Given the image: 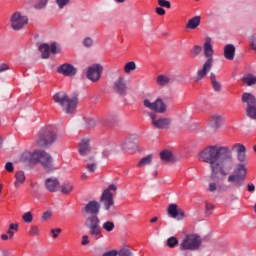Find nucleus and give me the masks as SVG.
<instances>
[{"label":"nucleus","mask_w":256,"mask_h":256,"mask_svg":"<svg viewBox=\"0 0 256 256\" xmlns=\"http://www.w3.org/2000/svg\"><path fill=\"white\" fill-rule=\"evenodd\" d=\"M239 163L247 161V148L241 143H235L231 146L212 145L202 150L199 155V161L209 163L211 169V179L221 180L217 173L222 177H227L229 172L235 169V158Z\"/></svg>","instance_id":"1"},{"label":"nucleus","mask_w":256,"mask_h":256,"mask_svg":"<svg viewBox=\"0 0 256 256\" xmlns=\"http://www.w3.org/2000/svg\"><path fill=\"white\" fill-rule=\"evenodd\" d=\"M53 99L54 102L61 107L62 111L67 113V115L75 113L77 103H79V99L76 96L69 98V95L65 92H57L54 94Z\"/></svg>","instance_id":"2"},{"label":"nucleus","mask_w":256,"mask_h":256,"mask_svg":"<svg viewBox=\"0 0 256 256\" xmlns=\"http://www.w3.org/2000/svg\"><path fill=\"white\" fill-rule=\"evenodd\" d=\"M86 229L89 230V235L92 239L99 241L103 239V230L101 229V219L97 215H90L86 218L84 223Z\"/></svg>","instance_id":"3"},{"label":"nucleus","mask_w":256,"mask_h":256,"mask_svg":"<svg viewBox=\"0 0 256 256\" xmlns=\"http://www.w3.org/2000/svg\"><path fill=\"white\" fill-rule=\"evenodd\" d=\"M57 141V132L52 126H46L39 131L37 145L39 147H51Z\"/></svg>","instance_id":"4"},{"label":"nucleus","mask_w":256,"mask_h":256,"mask_svg":"<svg viewBox=\"0 0 256 256\" xmlns=\"http://www.w3.org/2000/svg\"><path fill=\"white\" fill-rule=\"evenodd\" d=\"M247 175V166L245 162H240L233 171V174L228 177V183H233L234 187L245 185V177Z\"/></svg>","instance_id":"5"},{"label":"nucleus","mask_w":256,"mask_h":256,"mask_svg":"<svg viewBox=\"0 0 256 256\" xmlns=\"http://www.w3.org/2000/svg\"><path fill=\"white\" fill-rule=\"evenodd\" d=\"M201 243H203V241L201 240V236L197 234H190L185 236V238L181 242L180 250L181 251H197V249L201 247Z\"/></svg>","instance_id":"6"},{"label":"nucleus","mask_w":256,"mask_h":256,"mask_svg":"<svg viewBox=\"0 0 256 256\" xmlns=\"http://www.w3.org/2000/svg\"><path fill=\"white\" fill-rule=\"evenodd\" d=\"M35 157L36 164L41 163L45 171H53L55 169V167L53 166V157H51V155L46 151L36 150Z\"/></svg>","instance_id":"7"},{"label":"nucleus","mask_w":256,"mask_h":256,"mask_svg":"<svg viewBox=\"0 0 256 256\" xmlns=\"http://www.w3.org/2000/svg\"><path fill=\"white\" fill-rule=\"evenodd\" d=\"M111 191H117V186L115 184H111L105 189L100 197V202L104 205L106 211H109V209L115 205V201H113V193H111Z\"/></svg>","instance_id":"8"},{"label":"nucleus","mask_w":256,"mask_h":256,"mask_svg":"<svg viewBox=\"0 0 256 256\" xmlns=\"http://www.w3.org/2000/svg\"><path fill=\"white\" fill-rule=\"evenodd\" d=\"M11 27L14 31H21L27 23H29V18L23 15L21 12H15L10 17Z\"/></svg>","instance_id":"9"},{"label":"nucleus","mask_w":256,"mask_h":256,"mask_svg":"<svg viewBox=\"0 0 256 256\" xmlns=\"http://www.w3.org/2000/svg\"><path fill=\"white\" fill-rule=\"evenodd\" d=\"M213 63H214L213 58H208L204 62L202 68H200L196 72V75L194 77L195 83H199V81H203V79H205V77H207V75H209V72L211 71V69H213Z\"/></svg>","instance_id":"10"},{"label":"nucleus","mask_w":256,"mask_h":256,"mask_svg":"<svg viewBox=\"0 0 256 256\" xmlns=\"http://www.w3.org/2000/svg\"><path fill=\"white\" fill-rule=\"evenodd\" d=\"M144 107L151 109V111H155L156 113H165V111H167V105H165L161 98H157L154 102H151L149 99H145Z\"/></svg>","instance_id":"11"},{"label":"nucleus","mask_w":256,"mask_h":256,"mask_svg":"<svg viewBox=\"0 0 256 256\" xmlns=\"http://www.w3.org/2000/svg\"><path fill=\"white\" fill-rule=\"evenodd\" d=\"M101 73H103V66H101V64H94L88 67L86 77L89 81H92V83H97V81L101 79Z\"/></svg>","instance_id":"12"},{"label":"nucleus","mask_w":256,"mask_h":256,"mask_svg":"<svg viewBox=\"0 0 256 256\" xmlns=\"http://www.w3.org/2000/svg\"><path fill=\"white\" fill-rule=\"evenodd\" d=\"M149 117L155 129H169L171 127V118H157L155 113H149Z\"/></svg>","instance_id":"13"},{"label":"nucleus","mask_w":256,"mask_h":256,"mask_svg":"<svg viewBox=\"0 0 256 256\" xmlns=\"http://www.w3.org/2000/svg\"><path fill=\"white\" fill-rule=\"evenodd\" d=\"M167 213L172 219H176V221H183L185 219V212L179 209L177 204H170Z\"/></svg>","instance_id":"14"},{"label":"nucleus","mask_w":256,"mask_h":256,"mask_svg":"<svg viewBox=\"0 0 256 256\" xmlns=\"http://www.w3.org/2000/svg\"><path fill=\"white\" fill-rule=\"evenodd\" d=\"M113 89L117 95H121L122 97L127 95V82L123 76H119L118 79L115 80Z\"/></svg>","instance_id":"15"},{"label":"nucleus","mask_w":256,"mask_h":256,"mask_svg":"<svg viewBox=\"0 0 256 256\" xmlns=\"http://www.w3.org/2000/svg\"><path fill=\"white\" fill-rule=\"evenodd\" d=\"M82 211L87 215H99V211H101V204L95 200L89 201L85 207L82 208Z\"/></svg>","instance_id":"16"},{"label":"nucleus","mask_w":256,"mask_h":256,"mask_svg":"<svg viewBox=\"0 0 256 256\" xmlns=\"http://www.w3.org/2000/svg\"><path fill=\"white\" fill-rule=\"evenodd\" d=\"M58 73L64 75V77H73L77 75V68L69 63H65L58 68Z\"/></svg>","instance_id":"17"},{"label":"nucleus","mask_w":256,"mask_h":256,"mask_svg":"<svg viewBox=\"0 0 256 256\" xmlns=\"http://www.w3.org/2000/svg\"><path fill=\"white\" fill-rule=\"evenodd\" d=\"M45 187L50 193H57L61 188V183L57 178H47L45 181Z\"/></svg>","instance_id":"18"},{"label":"nucleus","mask_w":256,"mask_h":256,"mask_svg":"<svg viewBox=\"0 0 256 256\" xmlns=\"http://www.w3.org/2000/svg\"><path fill=\"white\" fill-rule=\"evenodd\" d=\"M36 156H35V151L34 152H29L26 151L22 153L20 157V161L22 163H25V165H36Z\"/></svg>","instance_id":"19"},{"label":"nucleus","mask_w":256,"mask_h":256,"mask_svg":"<svg viewBox=\"0 0 256 256\" xmlns=\"http://www.w3.org/2000/svg\"><path fill=\"white\" fill-rule=\"evenodd\" d=\"M79 153L82 156L91 153V140L89 138H83L80 142Z\"/></svg>","instance_id":"20"},{"label":"nucleus","mask_w":256,"mask_h":256,"mask_svg":"<svg viewBox=\"0 0 256 256\" xmlns=\"http://www.w3.org/2000/svg\"><path fill=\"white\" fill-rule=\"evenodd\" d=\"M241 101L242 103H246V107H253L256 105L255 95L249 92H245L242 94Z\"/></svg>","instance_id":"21"},{"label":"nucleus","mask_w":256,"mask_h":256,"mask_svg":"<svg viewBox=\"0 0 256 256\" xmlns=\"http://www.w3.org/2000/svg\"><path fill=\"white\" fill-rule=\"evenodd\" d=\"M224 57L228 61H233V59H235V45L227 44L224 47Z\"/></svg>","instance_id":"22"},{"label":"nucleus","mask_w":256,"mask_h":256,"mask_svg":"<svg viewBox=\"0 0 256 256\" xmlns=\"http://www.w3.org/2000/svg\"><path fill=\"white\" fill-rule=\"evenodd\" d=\"M210 81H211L212 89L216 93H219L221 89H223L221 82L217 81V75H215V73L213 72L210 73Z\"/></svg>","instance_id":"23"},{"label":"nucleus","mask_w":256,"mask_h":256,"mask_svg":"<svg viewBox=\"0 0 256 256\" xmlns=\"http://www.w3.org/2000/svg\"><path fill=\"white\" fill-rule=\"evenodd\" d=\"M160 159L164 163H175V156L170 151L164 150L160 153Z\"/></svg>","instance_id":"24"},{"label":"nucleus","mask_w":256,"mask_h":256,"mask_svg":"<svg viewBox=\"0 0 256 256\" xmlns=\"http://www.w3.org/2000/svg\"><path fill=\"white\" fill-rule=\"evenodd\" d=\"M219 173L221 174V172H217V177H218L220 180H218V179H212V178H211V174H210V179H211V181H215V182H210V183H209L208 191H210V193H215V191H217V189H218V183H219V181H223V180L225 179V178L219 176Z\"/></svg>","instance_id":"25"},{"label":"nucleus","mask_w":256,"mask_h":256,"mask_svg":"<svg viewBox=\"0 0 256 256\" xmlns=\"http://www.w3.org/2000/svg\"><path fill=\"white\" fill-rule=\"evenodd\" d=\"M213 46L211 45V39H207L204 43V55L208 57V59H213Z\"/></svg>","instance_id":"26"},{"label":"nucleus","mask_w":256,"mask_h":256,"mask_svg":"<svg viewBox=\"0 0 256 256\" xmlns=\"http://www.w3.org/2000/svg\"><path fill=\"white\" fill-rule=\"evenodd\" d=\"M169 83H173V78L166 75H159L157 77V85L160 87H165V85H169Z\"/></svg>","instance_id":"27"},{"label":"nucleus","mask_w":256,"mask_h":256,"mask_svg":"<svg viewBox=\"0 0 256 256\" xmlns=\"http://www.w3.org/2000/svg\"><path fill=\"white\" fill-rule=\"evenodd\" d=\"M223 123V117L221 115H213L210 119V125L214 129H219V126Z\"/></svg>","instance_id":"28"},{"label":"nucleus","mask_w":256,"mask_h":256,"mask_svg":"<svg viewBox=\"0 0 256 256\" xmlns=\"http://www.w3.org/2000/svg\"><path fill=\"white\" fill-rule=\"evenodd\" d=\"M198 25H201V16H195L188 20L186 27L187 29H197Z\"/></svg>","instance_id":"29"},{"label":"nucleus","mask_w":256,"mask_h":256,"mask_svg":"<svg viewBox=\"0 0 256 256\" xmlns=\"http://www.w3.org/2000/svg\"><path fill=\"white\" fill-rule=\"evenodd\" d=\"M103 231H106L107 233H113L115 231V222L111 220H107L102 223V227H100Z\"/></svg>","instance_id":"30"},{"label":"nucleus","mask_w":256,"mask_h":256,"mask_svg":"<svg viewBox=\"0 0 256 256\" xmlns=\"http://www.w3.org/2000/svg\"><path fill=\"white\" fill-rule=\"evenodd\" d=\"M39 51L41 53L42 59H49L50 47L48 44L44 43L39 46Z\"/></svg>","instance_id":"31"},{"label":"nucleus","mask_w":256,"mask_h":256,"mask_svg":"<svg viewBox=\"0 0 256 256\" xmlns=\"http://www.w3.org/2000/svg\"><path fill=\"white\" fill-rule=\"evenodd\" d=\"M246 116L253 121H256V104L254 106L246 107Z\"/></svg>","instance_id":"32"},{"label":"nucleus","mask_w":256,"mask_h":256,"mask_svg":"<svg viewBox=\"0 0 256 256\" xmlns=\"http://www.w3.org/2000/svg\"><path fill=\"white\" fill-rule=\"evenodd\" d=\"M135 69H137V64H135L133 61H130L124 65V73H126V75H129L131 72L135 71Z\"/></svg>","instance_id":"33"},{"label":"nucleus","mask_w":256,"mask_h":256,"mask_svg":"<svg viewBox=\"0 0 256 256\" xmlns=\"http://www.w3.org/2000/svg\"><path fill=\"white\" fill-rule=\"evenodd\" d=\"M47 5H49V0H38V2L34 4L33 8L36 11H41L43 9H46Z\"/></svg>","instance_id":"34"},{"label":"nucleus","mask_w":256,"mask_h":256,"mask_svg":"<svg viewBox=\"0 0 256 256\" xmlns=\"http://www.w3.org/2000/svg\"><path fill=\"white\" fill-rule=\"evenodd\" d=\"M153 161V155H148L144 158H142L139 162H138V167H145L146 165H151Z\"/></svg>","instance_id":"35"},{"label":"nucleus","mask_w":256,"mask_h":256,"mask_svg":"<svg viewBox=\"0 0 256 256\" xmlns=\"http://www.w3.org/2000/svg\"><path fill=\"white\" fill-rule=\"evenodd\" d=\"M72 191H73V184H71L70 182H65L61 186V193H63L64 195H69V193H71Z\"/></svg>","instance_id":"36"},{"label":"nucleus","mask_w":256,"mask_h":256,"mask_svg":"<svg viewBox=\"0 0 256 256\" xmlns=\"http://www.w3.org/2000/svg\"><path fill=\"white\" fill-rule=\"evenodd\" d=\"M243 82L246 83L248 87H251V85H256V76H253V74H248L243 78Z\"/></svg>","instance_id":"37"},{"label":"nucleus","mask_w":256,"mask_h":256,"mask_svg":"<svg viewBox=\"0 0 256 256\" xmlns=\"http://www.w3.org/2000/svg\"><path fill=\"white\" fill-rule=\"evenodd\" d=\"M167 245L168 247H170V249H174V247H177V245H179V240L175 236H172L167 239Z\"/></svg>","instance_id":"38"},{"label":"nucleus","mask_w":256,"mask_h":256,"mask_svg":"<svg viewBox=\"0 0 256 256\" xmlns=\"http://www.w3.org/2000/svg\"><path fill=\"white\" fill-rule=\"evenodd\" d=\"M203 51V47L199 45H195L190 52L191 57H197L198 55H201V52Z\"/></svg>","instance_id":"39"},{"label":"nucleus","mask_w":256,"mask_h":256,"mask_svg":"<svg viewBox=\"0 0 256 256\" xmlns=\"http://www.w3.org/2000/svg\"><path fill=\"white\" fill-rule=\"evenodd\" d=\"M49 47L50 53H52V55H56V53H61V47H59V44H57V42H53Z\"/></svg>","instance_id":"40"},{"label":"nucleus","mask_w":256,"mask_h":256,"mask_svg":"<svg viewBox=\"0 0 256 256\" xmlns=\"http://www.w3.org/2000/svg\"><path fill=\"white\" fill-rule=\"evenodd\" d=\"M24 223H33V213L26 212L22 215Z\"/></svg>","instance_id":"41"},{"label":"nucleus","mask_w":256,"mask_h":256,"mask_svg":"<svg viewBox=\"0 0 256 256\" xmlns=\"http://www.w3.org/2000/svg\"><path fill=\"white\" fill-rule=\"evenodd\" d=\"M15 179L16 181H18V183H25V172L24 171H18L15 175Z\"/></svg>","instance_id":"42"},{"label":"nucleus","mask_w":256,"mask_h":256,"mask_svg":"<svg viewBox=\"0 0 256 256\" xmlns=\"http://www.w3.org/2000/svg\"><path fill=\"white\" fill-rule=\"evenodd\" d=\"M134 147H135V144L131 141V139L125 140L124 143L122 144V148L124 150L133 149Z\"/></svg>","instance_id":"43"},{"label":"nucleus","mask_w":256,"mask_h":256,"mask_svg":"<svg viewBox=\"0 0 256 256\" xmlns=\"http://www.w3.org/2000/svg\"><path fill=\"white\" fill-rule=\"evenodd\" d=\"M86 169L89 171V173H95V170L97 169V162L92 161L88 163Z\"/></svg>","instance_id":"44"},{"label":"nucleus","mask_w":256,"mask_h":256,"mask_svg":"<svg viewBox=\"0 0 256 256\" xmlns=\"http://www.w3.org/2000/svg\"><path fill=\"white\" fill-rule=\"evenodd\" d=\"M215 209V205L206 202L205 204V211H206V215H211L213 213V210Z\"/></svg>","instance_id":"45"},{"label":"nucleus","mask_w":256,"mask_h":256,"mask_svg":"<svg viewBox=\"0 0 256 256\" xmlns=\"http://www.w3.org/2000/svg\"><path fill=\"white\" fill-rule=\"evenodd\" d=\"M159 7H165L166 9H171V2L168 0H158Z\"/></svg>","instance_id":"46"},{"label":"nucleus","mask_w":256,"mask_h":256,"mask_svg":"<svg viewBox=\"0 0 256 256\" xmlns=\"http://www.w3.org/2000/svg\"><path fill=\"white\" fill-rule=\"evenodd\" d=\"M70 1L71 0H56V4L58 5L59 9H65Z\"/></svg>","instance_id":"47"},{"label":"nucleus","mask_w":256,"mask_h":256,"mask_svg":"<svg viewBox=\"0 0 256 256\" xmlns=\"http://www.w3.org/2000/svg\"><path fill=\"white\" fill-rule=\"evenodd\" d=\"M83 45H84V47H87V48L93 47V38H91V37L84 38Z\"/></svg>","instance_id":"48"},{"label":"nucleus","mask_w":256,"mask_h":256,"mask_svg":"<svg viewBox=\"0 0 256 256\" xmlns=\"http://www.w3.org/2000/svg\"><path fill=\"white\" fill-rule=\"evenodd\" d=\"M119 256H133V253L127 249V248H123L118 252Z\"/></svg>","instance_id":"49"},{"label":"nucleus","mask_w":256,"mask_h":256,"mask_svg":"<svg viewBox=\"0 0 256 256\" xmlns=\"http://www.w3.org/2000/svg\"><path fill=\"white\" fill-rule=\"evenodd\" d=\"M29 233L33 235V237L39 236V227L38 226H31Z\"/></svg>","instance_id":"50"},{"label":"nucleus","mask_w":256,"mask_h":256,"mask_svg":"<svg viewBox=\"0 0 256 256\" xmlns=\"http://www.w3.org/2000/svg\"><path fill=\"white\" fill-rule=\"evenodd\" d=\"M61 231H63V230H61V228L51 229L50 233H51L53 239H57L59 237V233H61Z\"/></svg>","instance_id":"51"},{"label":"nucleus","mask_w":256,"mask_h":256,"mask_svg":"<svg viewBox=\"0 0 256 256\" xmlns=\"http://www.w3.org/2000/svg\"><path fill=\"white\" fill-rule=\"evenodd\" d=\"M52 217H53V212H51L49 210L44 212L42 215L43 221H47V220L51 219Z\"/></svg>","instance_id":"52"},{"label":"nucleus","mask_w":256,"mask_h":256,"mask_svg":"<svg viewBox=\"0 0 256 256\" xmlns=\"http://www.w3.org/2000/svg\"><path fill=\"white\" fill-rule=\"evenodd\" d=\"M251 49L256 52V36H250Z\"/></svg>","instance_id":"53"},{"label":"nucleus","mask_w":256,"mask_h":256,"mask_svg":"<svg viewBox=\"0 0 256 256\" xmlns=\"http://www.w3.org/2000/svg\"><path fill=\"white\" fill-rule=\"evenodd\" d=\"M5 169H6V171H8V173H13L15 168L13 167V163L7 162L5 164Z\"/></svg>","instance_id":"54"},{"label":"nucleus","mask_w":256,"mask_h":256,"mask_svg":"<svg viewBox=\"0 0 256 256\" xmlns=\"http://www.w3.org/2000/svg\"><path fill=\"white\" fill-rule=\"evenodd\" d=\"M119 252L117 250H110L102 254V256H117Z\"/></svg>","instance_id":"55"},{"label":"nucleus","mask_w":256,"mask_h":256,"mask_svg":"<svg viewBox=\"0 0 256 256\" xmlns=\"http://www.w3.org/2000/svg\"><path fill=\"white\" fill-rule=\"evenodd\" d=\"M90 241H89V236L88 235H83L82 236V242L81 245L85 246V245H89Z\"/></svg>","instance_id":"56"},{"label":"nucleus","mask_w":256,"mask_h":256,"mask_svg":"<svg viewBox=\"0 0 256 256\" xmlns=\"http://www.w3.org/2000/svg\"><path fill=\"white\" fill-rule=\"evenodd\" d=\"M4 71H9V65L5 63L0 64V73H3Z\"/></svg>","instance_id":"57"},{"label":"nucleus","mask_w":256,"mask_h":256,"mask_svg":"<svg viewBox=\"0 0 256 256\" xmlns=\"http://www.w3.org/2000/svg\"><path fill=\"white\" fill-rule=\"evenodd\" d=\"M111 153H113L112 149H105L102 152L103 157H109V155H111Z\"/></svg>","instance_id":"58"},{"label":"nucleus","mask_w":256,"mask_h":256,"mask_svg":"<svg viewBox=\"0 0 256 256\" xmlns=\"http://www.w3.org/2000/svg\"><path fill=\"white\" fill-rule=\"evenodd\" d=\"M156 13H157V15L163 16V15H165V9H163L162 7H157Z\"/></svg>","instance_id":"59"},{"label":"nucleus","mask_w":256,"mask_h":256,"mask_svg":"<svg viewBox=\"0 0 256 256\" xmlns=\"http://www.w3.org/2000/svg\"><path fill=\"white\" fill-rule=\"evenodd\" d=\"M95 125H96L95 119L88 120V127L90 129H93V127H95Z\"/></svg>","instance_id":"60"},{"label":"nucleus","mask_w":256,"mask_h":256,"mask_svg":"<svg viewBox=\"0 0 256 256\" xmlns=\"http://www.w3.org/2000/svg\"><path fill=\"white\" fill-rule=\"evenodd\" d=\"M9 229L12 231H17L19 229V224H10Z\"/></svg>","instance_id":"61"},{"label":"nucleus","mask_w":256,"mask_h":256,"mask_svg":"<svg viewBox=\"0 0 256 256\" xmlns=\"http://www.w3.org/2000/svg\"><path fill=\"white\" fill-rule=\"evenodd\" d=\"M248 191L250 193H253V191H255V185L254 184H248Z\"/></svg>","instance_id":"62"},{"label":"nucleus","mask_w":256,"mask_h":256,"mask_svg":"<svg viewBox=\"0 0 256 256\" xmlns=\"http://www.w3.org/2000/svg\"><path fill=\"white\" fill-rule=\"evenodd\" d=\"M8 255H9V251H7V250L0 251V256H8Z\"/></svg>","instance_id":"63"},{"label":"nucleus","mask_w":256,"mask_h":256,"mask_svg":"<svg viewBox=\"0 0 256 256\" xmlns=\"http://www.w3.org/2000/svg\"><path fill=\"white\" fill-rule=\"evenodd\" d=\"M7 233L9 234L8 237H10V239H13V235H15V232H13V230H10V228H9V230L7 231Z\"/></svg>","instance_id":"64"}]
</instances>
